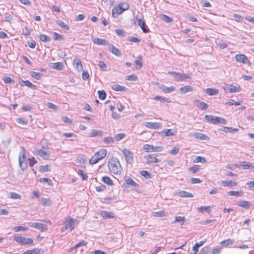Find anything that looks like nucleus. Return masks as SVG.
Returning a JSON list of instances; mask_svg holds the SVG:
<instances>
[{
    "mask_svg": "<svg viewBox=\"0 0 254 254\" xmlns=\"http://www.w3.org/2000/svg\"><path fill=\"white\" fill-rule=\"evenodd\" d=\"M39 38L40 40L44 42H49L51 40V38L45 34H41Z\"/></svg>",
    "mask_w": 254,
    "mask_h": 254,
    "instance_id": "nucleus-46",
    "label": "nucleus"
},
{
    "mask_svg": "<svg viewBox=\"0 0 254 254\" xmlns=\"http://www.w3.org/2000/svg\"><path fill=\"white\" fill-rule=\"evenodd\" d=\"M125 135H126L123 133H118L115 136V139H116V141H119L122 139Z\"/></svg>",
    "mask_w": 254,
    "mask_h": 254,
    "instance_id": "nucleus-63",
    "label": "nucleus"
},
{
    "mask_svg": "<svg viewBox=\"0 0 254 254\" xmlns=\"http://www.w3.org/2000/svg\"><path fill=\"white\" fill-rule=\"evenodd\" d=\"M126 182L127 185H130L132 187H135L137 184L133 181L131 178H128L126 179Z\"/></svg>",
    "mask_w": 254,
    "mask_h": 254,
    "instance_id": "nucleus-51",
    "label": "nucleus"
},
{
    "mask_svg": "<svg viewBox=\"0 0 254 254\" xmlns=\"http://www.w3.org/2000/svg\"><path fill=\"white\" fill-rule=\"evenodd\" d=\"M77 173L82 177L83 180H86L87 179V175L86 174H84L82 170L79 169L77 171Z\"/></svg>",
    "mask_w": 254,
    "mask_h": 254,
    "instance_id": "nucleus-58",
    "label": "nucleus"
},
{
    "mask_svg": "<svg viewBox=\"0 0 254 254\" xmlns=\"http://www.w3.org/2000/svg\"><path fill=\"white\" fill-rule=\"evenodd\" d=\"M102 181L104 183H105L108 185L112 186L113 185L112 180L109 177H107V176L103 177L102 178Z\"/></svg>",
    "mask_w": 254,
    "mask_h": 254,
    "instance_id": "nucleus-40",
    "label": "nucleus"
},
{
    "mask_svg": "<svg viewBox=\"0 0 254 254\" xmlns=\"http://www.w3.org/2000/svg\"><path fill=\"white\" fill-rule=\"evenodd\" d=\"M112 88L116 91H124L126 90V88L125 87L118 84H114L112 85Z\"/></svg>",
    "mask_w": 254,
    "mask_h": 254,
    "instance_id": "nucleus-25",
    "label": "nucleus"
},
{
    "mask_svg": "<svg viewBox=\"0 0 254 254\" xmlns=\"http://www.w3.org/2000/svg\"><path fill=\"white\" fill-rule=\"evenodd\" d=\"M166 136H173L176 134V129H167L164 130Z\"/></svg>",
    "mask_w": 254,
    "mask_h": 254,
    "instance_id": "nucleus-31",
    "label": "nucleus"
},
{
    "mask_svg": "<svg viewBox=\"0 0 254 254\" xmlns=\"http://www.w3.org/2000/svg\"><path fill=\"white\" fill-rule=\"evenodd\" d=\"M140 174L146 179H150L152 177V175L148 171L142 170L140 172Z\"/></svg>",
    "mask_w": 254,
    "mask_h": 254,
    "instance_id": "nucleus-48",
    "label": "nucleus"
},
{
    "mask_svg": "<svg viewBox=\"0 0 254 254\" xmlns=\"http://www.w3.org/2000/svg\"><path fill=\"white\" fill-rule=\"evenodd\" d=\"M233 242H234V241L231 239H227V240L223 241L222 242H221L220 244L222 245L227 246L229 245L232 244L233 243Z\"/></svg>",
    "mask_w": 254,
    "mask_h": 254,
    "instance_id": "nucleus-59",
    "label": "nucleus"
},
{
    "mask_svg": "<svg viewBox=\"0 0 254 254\" xmlns=\"http://www.w3.org/2000/svg\"><path fill=\"white\" fill-rule=\"evenodd\" d=\"M93 42L98 45H105L108 46L109 45V42L105 39H100L97 37H95L92 39Z\"/></svg>",
    "mask_w": 254,
    "mask_h": 254,
    "instance_id": "nucleus-14",
    "label": "nucleus"
},
{
    "mask_svg": "<svg viewBox=\"0 0 254 254\" xmlns=\"http://www.w3.org/2000/svg\"><path fill=\"white\" fill-rule=\"evenodd\" d=\"M10 197L13 199H20L21 198V196L20 195H19L18 193H16L15 192H11L10 193Z\"/></svg>",
    "mask_w": 254,
    "mask_h": 254,
    "instance_id": "nucleus-61",
    "label": "nucleus"
},
{
    "mask_svg": "<svg viewBox=\"0 0 254 254\" xmlns=\"http://www.w3.org/2000/svg\"><path fill=\"white\" fill-rule=\"evenodd\" d=\"M141 17V14L137 15L134 24L139 26L144 33L148 32V29L145 27V21L142 19Z\"/></svg>",
    "mask_w": 254,
    "mask_h": 254,
    "instance_id": "nucleus-6",
    "label": "nucleus"
},
{
    "mask_svg": "<svg viewBox=\"0 0 254 254\" xmlns=\"http://www.w3.org/2000/svg\"><path fill=\"white\" fill-rule=\"evenodd\" d=\"M218 118L219 117H216L212 115H205L204 119L208 122L211 123L214 125L218 124Z\"/></svg>",
    "mask_w": 254,
    "mask_h": 254,
    "instance_id": "nucleus-13",
    "label": "nucleus"
},
{
    "mask_svg": "<svg viewBox=\"0 0 254 254\" xmlns=\"http://www.w3.org/2000/svg\"><path fill=\"white\" fill-rule=\"evenodd\" d=\"M153 148H154V146L150 144H145L143 146V149L144 151L147 152H153Z\"/></svg>",
    "mask_w": 254,
    "mask_h": 254,
    "instance_id": "nucleus-39",
    "label": "nucleus"
},
{
    "mask_svg": "<svg viewBox=\"0 0 254 254\" xmlns=\"http://www.w3.org/2000/svg\"><path fill=\"white\" fill-rule=\"evenodd\" d=\"M100 215L103 217L104 219L113 218L115 217V214L113 212L101 211Z\"/></svg>",
    "mask_w": 254,
    "mask_h": 254,
    "instance_id": "nucleus-15",
    "label": "nucleus"
},
{
    "mask_svg": "<svg viewBox=\"0 0 254 254\" xmlns=\"http://www.w3.org/2000/svg\"><path fill=\"white\" fill-rule=\"evenodd\" d=\"M206 242V240L203 241H200L199 243H196L192 247V250L194 252V254H196L198 252V249L200 246H202Z\"/></svg>",
    "mask_w": 254,
    "mask_h": 254,
    "instance_id": "nucleus-34",
    "label": "nucleus"
},
{
    "mask_svg": "<svg viewBox=\"0 0 254 254\" xmlns=\"http://www.w3.org/2000/svg\"><path fill=\"white\" fill-rule=\"evenodd\" d=\"M192 90L193 88L190 85H186L180 88V90L182 93H186L187 92L192 91Z\"/></svg>",
    "mask_w": 254,
    "mask_h": 254,
    "instance_id": "nucleus-32",
    "label": "nucleus"
},
{
    "mask_svg": "<svg viewBox=\"0 0 254 254\" xmlns=\"http://www.w3.org/2000/svg\"><path fill=\"white\" fill-rule=\"evenodd\" d=\"M21 80V82H20V84L21 85H22V86L25 85L33 90L36 89V88H37L36 86L35 85L33 84L29 80L24 81L22 79Z\"/></svg>",
    "mask_w": 254,
    "mask_h": 254,
    "instance_id": "nucleus-23",
    "label": "nucleus"
},
{
    "mask_svg": "<svg viewBox=\"0 0 254 254\" xmlns=\"http://www.w3.org/2000/svg\"><path fill=\"white\" fill-rule=\"evenodd\" d=\"M64 223L65 225L64 229H69L71 231L74 229L75 225L77 224L76 221L70 217L66 218Z\"/></svg>",
    "mask_w": 254,
    "mask_h": 254,
    "instance_id": "nucleus-4",
    "label": "nucleus"
},
{
    "mask_svg": "<svg viewBox=\"0 0 254 254\" xmlns=\"http://www.w3.org/2000/svg\"><path fill=\"white\" fill-rule=\"evenodd\" d=\"M160 88L162 89V91L164 93H171V92L174 91V90H175V87H173V86H170V87H167L166 86L163 85Z\"/></svg>",
    "mask_w": 254,
    "mask_h": 254,
    "instance_id": "nucleus-28",
    "label": "nucleus"
},
{
    "mask_svg": "<svg viewBox=\"0 0 254 254\" xmlns=\"http://www.w3.org/2000/svg\"><path fill=\"white\" fill-rule=\"evenodd\" d=\"M154 99L155 100L160 101L161 102L169 103L170 102V100L168 98H167L166 97H162L161 96H156L154 97Z\"/></svg>",
    "mask_w": 254,
    "mask_h": 254,
    "instance_id": "nucleus-43",
    "label": "nucleus"
},
{
    "mask_svg": "<svg viewBox=\"0 0 254 254\" xmlns=\"http://www.w3.org/2000/svg\"><path fill=\"white\" fill-rule=\"evenodd\" d=\"M18 161L19 167L22 170H24L27 167V163L20 157H19Z\"/></svg>",
    "mask_w": 254,
    "mask_h": 254,
    "instance_id": "nucleus-41",
    "label": "nucleus"
},
{
    "mask_svg": "<svg viewBox=\"0 0 254 254\" xmlns=\"http://www.w3.org/2000/svg\"><path fill=\"white\" fill-rule=\"evenodd\" d=\"M118 5L121 8L123 12L128 9L129 8V4L126 2H121Z\"/></svg>",
    "mask_w": 254,
    "mask_h": 254,
    "instance_id": "nucleus-42",
    "label": "nucleus"
},
{
    "mask_svg": "<svg viewBox=\"0 0 254 254\" xmlns=\"http://www.w3.org/2000/svg\"><path fill=\"white\" fill-rule=\"evenodd\" d=\"M238 205L246 209L249 208L251 207V204L248 201H240L238 202Z\"/></svg>",
    "mask_w": 254,
    "mask_h": 254,
    "instance_id": "nucleus-29",
    "label": "nucleus"
},
{
    "mask_svg": "<svg viewBox=\"0 0 254 254\" xmlns=\"http://www.w3.org/2000/svg\"><path fill=\"white\" fill-rule=\"evenodd\" d=\"M194 136H195L196 138L202 140H207L208 138L207 136L202 133H195Z\"/></svg>",
    "mask_w": 254,
    "mask_h": 254,
    "instance_id": "nucleus-35",
    "label": "nucleus"
},
{
    "mask_svg": "<svg viewBox=\"0 0 254 254\" xmlns=\"http://www.w3.org/2000/svg\"><path fill=\"white\" fill-rule=\"evenodd\" d=\"M194 162L198 163L201 162L202 163H204L206 162V160L204 157L201 156H197L194 160Z\"/></svg>",
    "mask_w": 254,
    "mask_h": 254,
    "instance_id": "nucleus-52",
    "label": "nucleus"
},
{
    "mask_svg": "<svg viewBox=\"0 0 254 254\" xmlns=\"http://www.w3.org/2000/svg\"><path fill=\"white\" fill-rule=\"evenodd\" d=\"M103 132L99 130L92 129L89 133L90 137L102 136Z\"/></svg>",
    "mask_w": 254,
    "mask_h": 254,
    "instance_id": "nucleus-27",
    "label": "nucleus"
},
{
    "mask_svg": "<svg viewBox=\"0 0 254 254\" xmlns=\"http://www.w3.org/2000/svg\"><path fill=\"white\" fill-rule=\"evenodd\" d=\"M180 222V224L181 225H183L184 224L185 222V218L183 216H176L175 217V220L174 221V223L175 222Z\"/></svg>",
    "mask_w": 254,
    "mask_h": 254,
    "instance_id": "nucleus-49",
    "label": "nucleus"
},
{
    "mask_svg": "<svg viewBox=\"0 0 254 254\" xmlns=\"http://www.w3.org/2000/svg\"><path fill=\"white\" fill-rule=\"evenodd\" d=\"M137 79V77L135 74H131L127 76L126 79L129 81H134Z\"/></svg>",
    "mask_w": 254,
    "mask_h": 254,
    "instance_id": "nucleus-64",
    "label": "nucleus"
},
{
    "mask_svg": "<svg viewBox=\"0 0 254 254\" xmlns=\"http://www.w3.org/2000/svg\"><path fill=\"white\" fill-rule=\"evenodd\" d=\"M160 18L163 20L165 22H171L173 21V19L170 17L169 16H167L166 15H161L160 16Z\"/></svg>",
    "mask_w": 254,
    "mask_h": 254,
    "instance_id": "nucleus-56",
    "label": "nucleus"
},
{
    "mask_svg": "<svg viewBox=\"0 0 254 254\" xmlns=\"http://www.w3.org/2000/svg\"><path fill=\"white\" fill-rule=\"evenodd\" d=\"M225 91L230 93H235L240 91V87H237L232 84H226L224 87Z\"/></svg>",
    "mask_w": 254,
    "mask_h": 254,
    "instance_id": "nucleus-12",
    "label": "nucleus"
},
{
    "mask_svg": "<svg viewBox=\"0 0 254 254\" xmlns=\"http://www.w3.org/2000/svg\"><path fill=\"white\" fill-rule=\"evenodd\" d=\"M205 92L209 95L212 96L216 95L218 93V90L215 88H207L205 90Z\"/></svg>",
    "mask_w": 254,
    "mask_h": 254,
    "instance_id": "nucleus-30",
    "label": "nucleus"
},
{
    "mask_svg": "<svg viewBox=\"0 0 254 254\" xmlns=\"http://www.w3.org/2000/svg\"><path fill=\"white\" fill-rule=\"evenodd\" d=\"M194 103L197 107L200 108L202 110H206L208 107V105L207 104L197 100H194Z\"/></svg>",
    "mask_w": 254,
    "mask_h": 254,
    "instance_id": "nucleus-18",
    "label": "nucleus"
},
{
    "mask_svg": "<svg viewBox=\"0 0 254 254\" xmlns=\"http://www.w3.org/2000/svg\"><path fill=\"white\" fill-rule=\"evenodd\" d=\"M142 57L139 56L138 59L135 61V64L136 65L135 68L137 69H140L142 67Z\"/></svg>",
    "mask_w": 254,
    "mask_h": 254,
    "instance_id": "nucleus-38",
    "label": "nucleus"
},
{
    "mask_svg": "<svg viewBox=\"0 0 254 254\" xmlns=\"http://www.w3.org/2000/svg\"><path fill=\"white\" fill-rule=\"evenodd\" d=\"M220 183L224 187H228L230 188H232L237 185V183L232 181H221Z\"/></svg>",
    "mask_w": 254,
    "mask_h": 254,
    "instance_id": "nucleus-19",
    "label": "nucleus"
},
{
    "mask_svg": "<svg viewBox=\"0 0 254 254\" xmlns=\"http://www.w3.org/2000/svg\"><path fill=\"white\" fill-rule=\"evenodd\" d=\"M221 130L225 132H237L238 130V128H232L227 127H223Z\"/></svg>",
    "mask_w": 254,
    "mask_h": 254,
    "instance_id": "nucleus-37",
    "label": "nucleus"
},
{
    "mask_svg": "<svg viewBox=\"0 0 254 254\" xmlns=\"http://www.w3.org/2000/svg\"><path fill=\"white\" fill-rule=\"evenodd\" d=\"M31 76L36 79H39L43 76L42 73L38 72L31 71L30 72Z\"/></svg>",
    "mask_w": 254,
    "mask_h": 254,
    "instance_id": "nucleus-44",
    "label": "nucleus"
},
{
    "mask_svg": "<svg viewBox=\"0 0 254 254\" xmlns=\"http://www.w3.org/2000/svg\"><path fill=\"white\" fill-rule=\"evenodd\" d=\"M152 215L155 217H162L168 216V213L164 211L152 212Z\"/></svg>",
    "mask_w": 254,
    "mask_h": 254,
    "instance_id": "nucleus-24",
    "label": "nucleus"
},
{
    "mask_svg": "<svg viewBox=\"0 0 254 254\" xmlns=\"http://www.w3.org/2000/svg\"><path fill=\"white\" fill-rule=\"evenodd\" d=\"M73 64L78 71H80L83 68L82 63L79 59H74L73 62Z\"/></svg>",
    "mask_w": 254,
    "mask_h": 254,
    "instance_id": "nucleus-20",
    "label": "nucleus"
},
{
    "mask_svg": "<svg viewBox=\"0 0 254 254\" xmlns=\"http://www.w3.org/2000/svg\"><path fill=\"white\" fill-rule=\"evenodd\" d=\"M122 152L126 157V160L127 163L131 164L133 162V157L132 153L129 150L125 148L122 151Z\"/></svg>",
    "mask_w": 254,
    "mask_h": 254,
    "instance_id": "nucleus-9",
    "label": "nucleus"
},
{
    "mask_svg": "<svg viewBox=\"0 0 254 254\" xmlns=\"http://www.w3.org/2000/svg\"><path fill=\"white\" fill-rule=\"evenodd\" d=\"M16 122L19 124H21L23 125H27L28 124V122L22 118L17 119Z\"/></svg>",
    "mask_w": 254,
    "mask_h": 254,
    "instance_id": "nucleus-62",
    "label": "nucleus"
},
{
    "mask_svg": "<svg viewBox=\"0 0 254 254\" xmlns=\"http://www.w3.org/2000/svg\"><path fill=\"white\" fill-rule=\"evenodd\" d=\"M237 62L239 63H242L244 64H247L248 65L251 64V62L248 59L247 57L243 54H237L235 56Z\"/></svg>",
    "mask_w": 254,
    "mask_h": 254,
    "instance_id": "nucleus-7",
    "label": "nucleus"
},
{
    "mask_svg": "<svg viewBox=\"0 0 254 254\" xmlns=\"http://www.w3.org/2000/svg\"><path fill=\"white\" fill-rule=\"evenodd\" d=\"M99 98L100 100H104L106 97V93L104 90H99L98 91Z\"/></svg>",
    "mask_w": 254,
    "mask_h": 254,
    "instance_id": "nucleus-55",
    "label": "nucleus"
},
{
    "mask_svg": "<svg viewBox=\"0 0 254 254\" xmlns=\"http://www.w3.org/2000/svg\"><path fill=\"white\" fill-rule=\"evenodd\" d=\"M251 167V163L246 161L241 162L239 165L238 167L242 168L243 169H248Z\"/></svg>",
    "mask_w": 254,
    "mask_h": 254,
    "instance_id": "nucleus-33",
    "label": "nucleus"
},
{
    "mask_svg": "<svg viewBox=\"0 0 254 254\" xmlns=\"http://www.w3.org/2000/svg\"><path fill=\"white\" fill-rule=\"evenodd\" d=\"M123 12V11L119 5L117 7H114L112 10V15L115 18L118 17V15L122 14Z\"/></svg>",
    "mask_w": 254,
    "mask_h": 254,
    "instance_id": "nucleus-22",
    "label": "nucleus"
},
{
    "mask_svg": "<svg viewBox=\"0 0 254 254\" xmlns=\"http://www.w3.org/2000/svg\"><path fill=\"white\" fill-rule=\"evenodd\" d=\"M144 125L147 128L155 129L161 128L162 127L161 123L157 122H145Z\"/></svg>",
    "mask_w": 254,
    "mask_h": 254,
    "instance_id": "nucleus-11",
    "label": "nucleus"
},
{
    "mask_svg": "<svg viewBox=\"0 0 254 254\" xmlns=\"http://www.w3.org/2000/svg\"><path fill=\"white\" fill-rule=\"evenodd\" d=\"M108 166L110 171L116 175L120 174L123 170L120 162L116 157H112L109 159Z\"/></svg>",
    "mask_w": 254,
    "mask_h": 254,
    "instance_id": "nucleus-1",
    "label": "nucleus"
},
{
    "mask_svg": "<svg viewBox=\"0 0 254 254\" xmlns=\"http://www.w3.org/2000/svg\"><path fill=\"white\" fill-rule=\"evenodd\" d=\"M37 153L40 157H42L45 159H47L50 156V153L48 152H46V151L43 150L42 149H38L37 150Z\"/></svg>",
    "mask_w": 254,
    "mask_h": 254,
    "instance_id": "nucleus-21",
    "label": "nucleus"
},
{
    "mask_svg": "<svg viewBox=\"0 0 254 254\" xmlns=\"http://www.w3.org/2000/svg\"><path fill=\"white\" fill-rule=\"evenodd\" d=\"M58 24L61 27L63 28L65 30H68L69 29V27L63 21H60L58 22Z\"/></svg>",
    "mask_w": 254,
    "mask_h": 254,
    "instance_id": "nucleus-60",
    "label": "nucleus"
},
{
    "mask_svg": "<svg viewBox=\"0 0 254 254\" xmlns=\"http://www.w3.org/2000/svg\"><path fill=\"white\" fill-rule=\"evenodd\" d=\"M40 202L45 206H49L51 204V200L49 198L43 197L41 199Z\"/></svg>",
    "mask_w": 254,
    "mask_h": 254,
    "instance_id": "nucleus-36",
    "label": "nucleus"
},
{
    "mask_svg": "<svg viewBox=\"0 0 254 254\" xmlns=\"http://www.w3.org/2000/svg\"><path fill=\"white\" fill-rule=\"evenodd\" d=\"M109 46V50L113 54L117 56H121V51L116 47H115L113 45L109 43V45H108Z\"/></svg>",
    "mask_w": 254,
    "mask_h": 254,
    "instance_id": "nucleus-17",
    "label": "nucleus"
},
{
    "mask_svg": "<svg viewBox=\"0 0 254 254\" xmlns=\"http://www.w3.org/2000/svg\"><path fill=\"white\" fill-rule=\"evenodd\" d=\"M39 181L41 183H47L49 186H52L53 185L51 179L45 178H41L39 179Z\"/></svg>",
    "mask_w": 254,
    "mask_h": 254,
    "instance_id": "nucleus-54",
    "label": "nucleus"
},
{
    "mask_svg": "<svg viewBox=\"0 0 254 254\" xmlns=\"http://www.w3.org/2000/svg\"><path fill=\"white\" fill-rule=\"evenodd\" d=\"M14 239L16 242L23 245H32L33 243L32 238H26L23 236H15Z\"/></svg>",
    "mask_w": 254,
    "mask_h": 254,
    "instance_id": "nucleus-3",
    "label": "nucleus"
},
{
    "mask_svg": "<svg viewBox=\"0 0 254 254\" xmlns=\"http://www.w3.org/2000/svg\"><path fill=\"white\" fill-rule=\"evenodd\" d=\"M178 195L182 197H193L192 194L190 192L182 190L178 192Z\"/></svg>",
    "mask_w": 254,
    "mask_h": 254,
    "instance_id": "nucleus-26",
    "label": "nucleus"
},
{
    "mask_svg": "<svg viewBox=\"0 0 254 254\" xmlns=\"http://www.w3.org/2000/svg\"><path fill=\"white\" fill-rule=\"evenodd\" d=\"M168 73L173 75L176 81H180L190 78L188 74H181L175 71H169Z\"/></svg>",
    "mask_w": 254,
    "mask_h": 254,
    "instance_id": "nucleus-5",
    "label": "nucleus"
},
{
    "mask_svg": "<svg viewBox=\"0 0 254 254\" xmlns=\"http://www.w3.org/2000/svg\"><path fill=\"white\" fill-rule=\"evenodd\" d=\"M49 66L53 69H56L58 70H62L64 68V64L61 62L57 63H51Z\"/></svg>",
    "mask_w": 254,
    "mask_h": 254,
    "instance_id": "nucleus-16",
    "label": "nucleus"
},
{
    "mask_svg": "<svg viewBox=\"0 0 254 254\" xmlns=\"http://www.w3.org/2000/svg\"><path fill=\"white\" fill-rule=\"evenodd\" d=\"M12 229L15 232H19L20 231H26L28 230V228L21 226H18L13 228Z\"/></svg>",
    "mask_w": 254,
    "mask_h": 254,
    "instance_id": "nucleus-57",
    "label": "nucleus"
},
{
    "mask_svg": "<svg viewBox=\"0 0 254 254\" xmlns=\"http://www.w3.org/2000/svg\"><path fill=\"white\" fill-rule=\"evenodd\" d=\"M197 209L201 213H203L204 211L207 213H210L211 212L210 207L209 206H201L198 207Z\"/></svg>",
    "mask_w": 254,
    "mask_h": 254,
    "instance_id": "nucleus-50",
    "label": "nucleus"
},
{
    "mask_svg": "<svg viewBox=\"0 0 254 254\" xmlns=\"http://www.w3.org/2000/svg\"><path fill=\"white\" fill-rule=\"evenodd\" d=\"M231 196H241L243 195V192L242 191H230L227 192Z\"/></svg>",
    "mask_w": 254,
    "mask_h": 254,
    "instance_id": "nucleus-45",
    "label": "nucleus"
},
{
    "mask_svg": "<svg viewBox=\"0 0 254 254\" xmlns=\"http://www.w3.org/2000/svg\"><path fill=\"white\" fill-rule=\"evenodd\" d=\"M103 142L106 144H110L114 142V138L112 137H106L103 139Z\"/></svg>",
    "mask_w": 254,
    "mask_h": 254,
    "instance_id": "nucleus-53",
    "label": "nucleus"
},
{
    "mask_svg": "<svg viewBox=\"0 0 254 254\" xmlns=\"http://www.w3.org/2000/svg\"><path fill=\"white\" fill-rule=\"evenodd\" d=\"M107 152V151L106 149L103 148L99 150L91 158L89 163L92 165L96 164L106 156Z\"/></svg>",
    "mask_w": 254,
    "mask_h": 254,
    "instance_id": "nucleus-2",
    "label": "nucleus"
},
{
    "mask_svg": "<svg viewBox=\"0 0 254 254\" xmlns=\"http://www.w3.org/2000/svg\"><path fill=\"white\" fill-rule=\"evenodd\" d=\"M145 160V164L147 165H151L154 163H158L160 162V160L158 159L156 157H154L152 154H148L144 157Z\"/></svg>",
    "mask_w": 254,
    "mask_h": 254,
    "instance_id": "nucleus-8",
    "label": "nucleus"
},
{
    "mask_svg": "<svg viewBox=\"0 0 254 254\" xmlns=\"http://www.w3.org/2000/svg\"><path fill=\"white\" fill-rule=\"evenodd\" d=\"M28 224L33 228L39 230L41 232H44L47 230V226L41 223L29 222Z\"/></svg>",
    "mask_w": 254,
    "mask_h": 254,
    "instance_id": "nucleus-10",
    "label": "nucleus"
},
{
    "mask_svg": "<svg viewBox=\"0 0 254 254\" xmlns=\"http://www.w3.org/2000/svg\"><path fill=\"white\" fill-rule=\"evenodd\" d=\"M50 170V167L48 165L41 166L39 169V171L42 173H46Z\"/></svg>",
    "mask_w": 254,
    "mask_h": 254,
    "instance_id": "nucleus-47",
    "label": "nucleus"
}]
</instances>
